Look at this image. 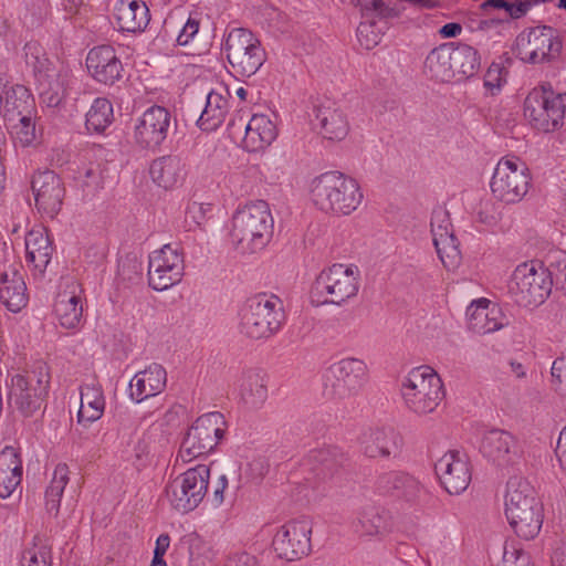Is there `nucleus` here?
Returning <instances> with one entry per match:
<instances>
[{
	"label": "nucleus",
	"mask_w": 566,
	"mask_h": 566,
	"mask_svg": "<svg viewBox=\"0 0 566 566\" xmlns=\"http://www.w3.org/2000/svg\"><path fill=\"white\" fill-rule=\"evenodd\" d=\"M310 199L322 212L349 216L364 199L359 182L343 172L327 171L312 179Z\"/></svg>",
	"instance_id": "3"
},
{
	"label": "nucleus",
	"mask_w": 566,
	"mask_h": 566,
	"mask_svg": "<svg viewBox=\"0 0 566 566\" xmlns=\"http://www.w3.org/2000/svg\"><path fill=\"white\" fill-rule=\"evenodd\" d=\"M359 448L370 459L395 457L400 450V437L389 427L369 428L360 436Z\"/></svg>",
	"instance_id": "29"
},
{
	"label": "nucleus",
	"mask_w": 566,
	"mask_h": 566,
	"mask_svg": "<svg viewBox=\"0 0 566 566\" xmlns=\"http://www.w3.org/2000/svg\"><path fill=\"white\" fill-rule=\"evenodd\" d=\"M235 388L241 403L251 410L260 409L269 397L265 377L255 369L243 371Z\"/></svg>",
	"instance_id": "38"
},
{
	"label": "nucleus",
	"mask_w": 566,
	"mask_h": 566,
	"mask_svg": "<svg viewBox=\"0 0 566 566\" xmlns=\"http://www.w3.org/2000/svg\"><path fill=\"white\" fill-rule=\"evenodd\" d=\"M566 92H556L549 83L534 87L524 101V117L531 127L548 134L564 126Z\"/></svg>",
	"instance_id": "5"
},
{
	"label": "nucleus",
	"mask_w": 566,
	"mask_h": 566,
	"mask_svg": "<svg viewBox=\"0 0 566 566\" xmlns=\"http://www.w3.org/2000/svg\"><path fill=\"white\" fill-rule=\"evenodd\" d=\"M375 490L380 495L395 496L401 510L418 507L428 496L427 489L418 479L400 471L380 474L376 479Z\"/></svg>",
	"instance_id": "18"
},
{
	"label": "nucleus",
	"mask_w": 566,
	"mask_h": 566,
	"mask_svg": "<svg viewBox=\"0 0 566 566\" xmlns=\"http://www.w3.org/2000/svg\"><path fill=\"white\" fill-rule=\"evenodd\" d=\"M0 301L12 313L27 306V285L19 268L9 266L0 274Z\"/></svg>",
	"instance_id": "32"
},
{
	"label": "nucleus",
	"mask_w": 566,
	"mask_h": 566,
	"mask_svg": "<svg viewBox=\"0 0 566 566\" xmlns=\"http://www.w3.org/2000/svg\"><path fill=\"white\" fill-rule=\"evenodd\" d=\"M151 180L166 190L181 186L187 177L186 163L178 156L167 155L153 160L149 167Z\"/></svg>",
	"instance_id": "34"
},
{
	"label": "nucleus",
	"mask_w": 566,
	"mask_h": 566,
	"mask_svg": "<svg viewBox=\"0 0 566 566\" xmlns=\"http://www.w3.org/2000/svg\"><path fill=\"white\" fill-rule=\"evenodd\" d=\"M222 50L235 77L254 75L266 61L260 39L245 28H233L224 36Z\"/></svg>",
	"instance_id": "9"
},
{
	"label": "nucleus",
	"mask_w": 566,
	"mask_h": 566,
	"mask_svg": "<svg viewBox=\"0 0 566 566\" xmlns=\"http://www.w3.org/2000/svg\"><path fill=\"white\" fill-rule=\"evenodd\" d=\"M556 453L560 468L566 472V427L559 433Z\"/></svg>",
	"instance_id": "57"
},
{
	"label": "nucleus",
	"mask_w": 566,
	"mask_h": 566,
	"mask_svg": "<svg viewBox=\"0 0 566 566\" xmlns=\"http://www.w3.org/2000/svg\"><path fill=\"white\" fill-rule=\"evenodd\" d=\"M509 367L511 374L517 379H523L527 375V368L516 359H510Z\"/></svg>",
	"instance_id": "61"
},
{
	"label": "nucleus",
	"mask_w": 566,
	"mask_h": 566,
	"mask_svg": "<svg viewBox=\"0 0 566 566\" xmlns=\"http://www.w3.org/2000/svg\"><path fill=\"white\" fill-rule=\"evenodd\" d=\"M461 32H462L461 24L455 23V22L447 23L443 27H441V29L439 30V34L446 39L455 38V36L460 35Z\"/></svg>",
	"instance_id": "59"
},
{
	"label": "nucleus",
	"mask_w": 566,
	"mask_h": 566,
	"mask_svg": "<svg viewBox=\"0 0 566 566\" xmlns=\"http://www.w3.org/2000/svg\"><path fill=\"white\" fill-rule=\"evenodd\" d=\"M504 513L513 532L522 539L535 538L543 526L544 505L525 479L511 478L506 484Z\"/></svg>",
	"instance_id": "2"
},
{
	"label": "nucleus",
	"mask_w": 566,
	"mask_h": 566,
	"mask_svg": "<svg viewBox=\"0 0 566 566\" xmlns=\"http://www.w3.org/2000/svg\"><path fill=\"white\" fill-rule=\"evenodd\" d=\"M465 314L469 329L480 335L494 333L509 325V318L501 306L488 298L472 301Z\"/></svg>",
	"instance_id": "25"
},
{
	"label": "nucleus",
	"mask_w": 566,
	"mask_h": 566,
	"mask_svg": "<svg viewBox=\"0 0 566 566\" xmlns=\"http://www.w3.org/2000/svg\"><path fill=\"white\" fill-rule=\"evenodd\" d=\"M360 272L356 265L335 263L319 272L311 289L315 305H342L359 291Z\"/></svg>",
	"instance_id": "6"
},
{
	"label": "nucleus",
	"mask_w": 566,
	"mask_h": 566,
	"mask_svg": "<svg viewBox=\"0 0 566 566\" xmlns=\"http://www.w3.org/2000/svg\"><path fill=\"white\" fill-rule=\"evenodd\" d=\"M53 252L52 242L45 228L33 227L25 235L27 261L42 274L50 263Z\"/></svg>",
	"instance_id": "40"
},
{
	"label": "nucleus",
	"mask_w": 566,
	"mask_h": 566,
	"mask_svg": "<svg viewBox=\"0 0 566 566\" xmlns=\"http://www.w3.org/2000/svg\"><path fill=\"white\" fill-rule=\"evenodd\" d=\"M385 531V522L380 513L374 507L364 509L358 516L356 532L361 536H377Z\"/></svg>",
	"instance_id": "47"
},
{
	"label": "nucleus",
	"mask_w": 566,
	"mask_h": 566,
	"mask_svg": "<svg viewBox=\"0 0 566 566\" xmlns=\"http://www.w3.org/2000/svg\"><path fill=\"white\" fill-rule=\"evenodd\" d=\"M452 76H472L479 69L480 57L478 51L468 44L453 45L451 43Z\"/></svg>",
	"instance_id": "43"
},
{
	"label": "nucleus",
	"mask_w": 566,
	"mask_h": 566,
	"mask_svg": "<svg viewBox=\"0 0 566 566\" xmlns=\"http://www.w3.org/2000/svg\"><path fill=\"white\" fill-rule=\"evenodd\" d=\"M557 282L560 285V287L566 292V262L559 270V273L557 275Z\"/></svg>",
	"instance_id": "64"
},
{
	"label": "nucleus",
	"mask_w": 566,
	"mask_h": 566,
	"mask_svg": "<svg viewBox=\"0 0 566 566\" xmlns=\"http://www.w3.org/2000/svg\"><path fill=\"white\" fill-rule=\"evenodd\" d=\"M114 20L120 32L137 33L149 23V9L142 0H117L114 6Z\"/></svg>",
	"instance_id": "31"
},
{
	"label": "nucleus",
	"mask_w": 566,
	"mask_h": 566,
	"mask_svg": "<svg viewBox=\"0 0 566 566\" xmlns=\"http://www.w3.org/2000/svg\"><path fill=\"white\" fill-rule=\"evenodd\" d=\"M551 374L555 390L563 392L560 386L566 378V360L564 358L555 359L552 365Z\"/></svg>",
	"instance_id": "54"
},
{
	"label": "nucleus",
	"mask_w": 566,
	"mask_h": 566,
	"mask_svg": "<svg viewBox=\"0 0 566 566\" xmlns=\"http://www.w3.org/2000/svg\"><path fill=\"white\" fill-rule=\"evenodd\" d=\"M451 43H444L434 48L429 52L424 61V72L438 82H451L452 63H451Z\"/></svg>",
	"instance_id": "42"
},
{
	"label": "nucleus",
	"mask_w": 566,
	"mask_h": 566,
	"mask_svg": "<svg viewBox=\"0 0 566 566\" xmlns=\"http://www.w3.org/2000/svg\"><path fill=\"white\" fill-rule=\"evenodd\" d=\"M274 228L271 209L264 200L239 206L230 220L229 239L239 253L253 254L270 242Z\"/></svg>",
	"instance_id": "1"
},
{
	"label": "nucleus",
	"mask_w": 566,
	"mask_h": 566,
	"mask_svg": "<svg viewBox=\"0 0 566 566\" xmlns=\"http://www.w3.org/2000/svg\"><path fill=\"white\" fill-rule=\"evenodd\" d=\"M480 451L484 458L497 467H506L515 462L520 455L514 436L500 429H493L483 434Z\"/></svg>",
	"instance_id": "27"
},
{
	"label": "nucleus",
	"mask_w": 566,
	"mask_h": 566,
	"mask_svg": "<svg viewBox=\"0 0 566 566\" xmlns=\"http://www.w3.org/2000/svg\"><path fill=\"white\" fill-rule=\"evenodd\" d=\"M531 172L526 164L516 156H503L494 167L490 189L492 196L506 205L520 202L531 187Z\"/></svg>",
	"instance_id": "10"
},
{
	"label": "nucleus",
	"mask_w": 566,
	"mask_h": 566,
	"mask_svg": "<svg viewBox=\"0 0 566 566\" xmlns=\"http://www.w3.org/2000/svg\"><path fill=\"white\" fill-rule=\"evenodd\" d=\"M209 481V467L196 465L177 475L166 485V497L174 510L179 513H189L206 497Z\"/></svg>",
	"instance_id": "12"
},
{
	"label": "nucleus",
	"mask_w": 566,
	"mask_h": 566,
	"mask_svg": "<svg viewBox=\"0 0 566 566\" xmlns=\"http://www.w3.org/2000/svg\"><path fill=\"white\" fill-rule=\"evenodd\" d=\"M54 314L60 325L64 328H77L83 317V301L81 286L72 281L67 289L59 292Z\"/></svg>",
	"instance_id": "30"
},
{
	"label": "nucleus",
	"mask_w": 566,
	"mask_h": 566,
	"mask_svg": "<svg viewBox=\"0 0 566 566\" xmlns=\"http://www.w3.org/2000/svg\"><path fill=\"white\" fill-rule=\"evenodd\" d=\"M85 64L88 74L101 84L114 85L123 77V63L116 50L111 45H98L91 49Z\"/></svg>",
	"instance_id": "24"
},
{
	"label": "nucleus",
	"mask_w": 566,
	"mask_h": 566,
	"mask_svg": "<svg viewBox=\"0 0 566 566\" xmlns=\"http://www.w3.org/2000/svg\"><path fill=\"white\" fill-rule=\"evenodd\" d=\"M199 31V21L197 19L188 18L177 35V43L179 45H187L195 38Z\"/></svg>",
	"instance_id": "52"
},
{
	"label": "nucleus",
	"mask_w": 566,
	"mask_h": 566,
	"mask_svg": "<svg viewBox=\"0 0 566 566\" xmlns=\"http://www.w3.org/2000/svg\"><path fill=\"white\" fill-rule=\"evenodd\" d=\"M277 137V127L271 115L254 114L245 125L243 148L255 153L269 147Z\"/></svg>",
	"instance_id": "33"
},
{
	"label": "nucleus",
	"mask_w": 566,
	"mask_h": 566,
	"mask_svg": "<svg viewBox=\"0 0 566 566\" xmlns=\"http://www.w3.org/2000/svg\"><path fill=\"white\" fill-rule=\"evenodd\" d=\"M50 377L43 369L15 374L9 384V403L24 417L40 410L49 391Z\"/></svg>",
	"instance_id": "15"
},
{
	"label": "nucleus",
	"mask_w": 566,
	"mask_h": 566,
	"mask_svg": "<svg viewBox=\"0 0 566 566\" xmlns=\"http://www.w3.org/2000/svg\"><path fill=\"white\" fill-rule=\"evenodd\" d=\"M400 392L407 409L419 416L432 413L446 396L442 379L426 365L409 370L401 379Z\"/></svg>",
	"instance_id": "4"
},
{
	"label": "nucleus",
	"mask_w": 566,
	"mask_h": 566,
	"mask_svg": "<svg viewBox=\"0 0 566 566\" xmlns=\"http://www.w3.org/2000/svg\"><path fill=\"white\" fill-rule=\"evenodd\" d=\"M23 462L20 451L6 446L0 451V497L8 499L21 485Z\"/></svg>",
	"instance_id": "35"
},
{
	"label": "nucleus",
	"mask_w": 566,
	"mask_h": 566,
	"mask_svg": "<svg viewBox=\"0 0 566 566\" xmlns=\"http://www.w3.org/2000/svg\"><path fill=\"white\" fill-rule=\"evenodd\" d=\"M27 64L33 69L38 92L42 101L51 107L57 106L66 93L70 73L64 67H56L36 44L25 46Z\"/></svg>",
	"instance_id": "11"
},
{
	"label": "nucleus",
	"mask_w": 566,
	"mask_h": 566,
	"mask_svg": "<svg viewBox=\"0 0 566 566\" xmlns=\"http://www.w3.org/2000/svg\"><path fill=\"white\" fill-rule=\"evenodd\" d=\"M284 318L277 296L258 294L250 297L240 312V331L252 339L269 338L281 329Z\"/></svg>",
	"instance_id": "7"
},
{
	"label": "nucleus",
	"mask_w": 566,
	"mask_h": 566,
	"mask_svg": "<svg viewBox=\"0 0 566 566\" xmlns=\"http://www.w3.org/2000/svg\"><path fill=\"white\" fill-rule=\"evenodd\" d=\"M167 385V371L157 363L136 373L128 384V394L133 401L140 403L164 391Z\"/></svg>",
	"instance_id": "28"
},
{
	"label": "nucleus",
	"mask_w": 566,
	"mask_h": 566,
	"mask_svg": "<svg viewBox=\"0 0 566 566\" xmlns=\"http://www.w3.org/2000/svg\"><path fill=\"white\" fill-rule=\"evenodd\" d=\"M436 474L449 494H461L471 482V467L468 457L458 450H450L434 464Z\"/></svg>",
	"instance_id": "21"
},
{
	"label": "nucleus",
	"mask_w": 566,
	"mask_h": 566,
	"mask_svg": "<svg viewBox=\"0 0 566 566\" xmlns=\"http://www.w3.org/2000/svg\"><path fill=\"white\" fill-rule=\"evenodd\" d=\"M21 566H52L51 547L42 541H34L24 549Z\"/></svg>",
	"instance_id": "48"
},
{
	"label": "nucleus",
	"mask_w": 566,
	"mask_h": 566,
	"mask_svg": "<svg viewBox=\"0 0 566 566\" xmlns=\"http://www.w3.org/2000/svg\"><path fill=\"white\" fill-rule=\"evenodd\" d=\"M227 422L218 411L200 416L189 428L180 446L179 458L190 462L196 458L209 454L224 437Z\"/></svg>",
	"instance_id": "13"
},
{
	"label": "nucleus",
	"mask_w": 566,
	"mask_h": 566,
	"mask_svg": "<svg viewBox=\"0 0 566 566\" xmlns=\"http://www.w3.org/2000/svg\"><path fill=\"white\" fill-rule=\"evenodd\" d=\"M554 30L551 27H536L522 31L515 39L513 51L516 56L531 64L547 61L553 51H558Z\"/></svg>",
	"instance_id": "20"
},
{
	"label": "nucleus",
	"mask_w": 566,
	"mask_h": 566,
	"mask_svg": "<svg viewBox=\"0 0 566 566\" xmlns=\"http://www.w3.org/2000/svg\"><path fill=\"white\" fill-rule=\"evenodd\" d=\"M32 102L29 90L23 85L0 84V114L4 122H12L31 113Z\"/></svg>",
	"instance_id": "36"
},
{
	"label": "nucleus",
	"mask_w": 566,
	"mask_h": 566,
	"mask_svg": "<svg viewBox=\"0 0 566 566\" xmlns=\"http://www.w3.org/2000/svg\"><path fill=\"white\" fill-rule=\"evenodd\" d=\"M182 543L188 546L190 555H193L195 551L201 546L202 538L199 534L192 532L184 536Z\"/></svg>",
	"instance_id": "58"
},
{
	"label": "nucleus",
	"mask_w": 566,
	"mask_h": 566,
	"mask_svg": "<svg viewBox=\"0 0 566 566\" xmlns=\"http://www.w3.org/2000/svg\"><path fill=\"white\" fill-rule=\"evenodd\" d=\"M315 120L321 134L329 140H342L349 132L344 111L333 102H325L316 107Z\"/></svg>",
	"instance_id": "37"
},
{
	"label": "nucleus",
	"mask_w": 566,
	"mask_h": 566,
	"mask_svg": "<svg viewBox=\"0 0 566 566\" xmlns=\"http://www.w3.org/2000/svg\"><path fill=\"white\" fill-rule=\"evenodd\" d=\"M431 234L439 259L448 269L460 262V250L453 234L449 213L442 208L434 209L431 216Z\"/></svg>",
	"instance_id": "23"
},
{
	"label": "nucleus",
	"mask_w": 566,
	"mask_h": 566,
	"mask_svg": "<svg viewBox=\"0 0 566 566\" xmlns=\"http://www.w3.org/2000/svg\"><path fill=\"white\" fill-rule=\"evenodd\" d=\"M170 546V537L168 534H160L156 539L154 553L158 556H165Z\"/></svg>",
	"instance_id": "60"
},
{
	"label": "nucleus",
	"mask_w": 566,
	"mask_h": 566,
	"mask_svg": "<svg viewBox=\"0 0 566 566\" xmlns=\"http://www.w3.org/2000/svg\"><path fill=\"white\" fill-rule=\"evenodd\" d=\"M227 566H256V560L248 553H237L228 559Z\"/></svg>",
	"instance_id": "56"
},
{
	"label": "nucleus",
	"mask_w": 566,
	"mask_h": 566,
	"mask_svg": "<svg viewBox=\"0 0 566 566\" xmlns=\"http://www.w3.org/2000/svg\"><path fill=\"white\" fill-rule=\"evenodd\" d=\"M503 81L501 77V69L499 65H492L485 75L484 86L490 91L493 95L500 91L502 87Z\"/></svg>",
	"instance_id": "53"
},
{
	"label": "nucleus",
	"mask_w": 566,
	"mask_h": 566,
	"mask_svg": "<svg viewBox=\"0 0 566 566\" xmlns=\"http://www.w3.org/2000/svg\"><path fill=\"white\" fill-rule=\"evenodd\" d=\"M184 274L185 258L178 245L168 243L149 254L148 283L155 291H166L179 284Z\"/></svg>",
	"instance_id": "16"
},
{
	"label": "nucleus",
	"mask_w": 566,
	"mask_h": 566,
	"mask_svg": "<svg viewBox=\"0 0 566 566\" xmlns=\"http://www.w3.org/2000/svg\"><path fill=\"white\" fill-rule=\"evenodd\" d=\"M424 337L431 343L432 346H438L444 337V333L440 328H436L432 333H430V326H428L424 332Z\"/></svg>",
	"instance_id": "62"
},
{
	"label": "nucleus",
	"mask_w": 566,
	"mask_h": 566,
	"mask_svg": "<svg viewBox=\"0 0 566 566\" xmlns=\"http://www.w3.org/2000/svg\"><path fill=\"white\" fill-rule=\"evenodd\" d=\"M114 119L112 103L104 97H97L93 101L86 113V128L93 133L104 132Z\"/></svg>",
	"instance_id": "45"
},
{
	"label": "nucleus",
	"mask_w": 566,
	"mask_h": 566,
	"mask_svg": "<svg viewBox=\"0 0 566 566\" xmlns=\"http://www.w3.org/2000/svg\"><path fill=\"white\" fill-rule=\"evenodd\" d=\"M98 169L94 167L85 168L80 171L81 176H83L87 181L91 179H95L98 175Z\"/></svg>",
	"instance_id": "63"
},
{
	"label": "nucleus",
	"mask_w": 566,
	"mask_h": 566,
	"mask_svg": "<svg viewBox=\"0 0 566 566\" xmlns=\"http://www.w3.org/2000/svg\"><path fill=\"white\" fill-rule=\"evenodd\" d=\"M4 123L8 125L14 143L21 147H28L35 140V126L31 113L19 116L15 120Z\"/></svg>",
	"instance_id": "46"
},
{
	"label": "nucleus",
	"mask_w": 566,
	"mask_h": 566,
	"mask_svg": "<svg viewBox=\"0 0 566 566\" xmlns=\"http://www.w3.org/2000/svg\"><path fill=\"white\" fill-rule=\"evenodd\" d=\"M553 287L552 274L541 262L518 264L507 283V291L516 304L534 308L542 305Z\"/></svg>",
	"instance_id": "8"
},
{
	"label": "nucleus",
	"mask_w": 566,
	"mask_h": 566,
	"mask_svg": "<svg viewBox=\"0 0 566 566\" xmlns=\"http://www.w3.org/2000/svg\"><path fill=\"white\" fill-rule=\"evenodd\" d=\"M228 488V479L224 474H221L213 488L212 503L216 506H220L224 501V491Z\"/></svg>",
	"instance_id": "55"
},
{
	"label": "nucleus",
	"mask_w": 566,
	"mask_h": 566,
	"mask_svg": "<svg viewBox=\"0 0 566 566\" xmlns=\"http://www.w3.org/2000/svg\"><path fill=\"white\" fill-rule=\"evenodd\" d=\"M230 109L229 93L227 88L211 90L206 98L197 124L201 130L212 132L219 128L224 122Z\"/></svg>",
	"instance_id": "39"
},
{
	"label": "nucleus",
	"mask_w": 566,
	"mask_h": 566,
	"mask_svg": "<svg viewBox=\"0 0 566 566\" xmlns=\"http://www.w3.org/2000/svg\"><path fill=\"white\" fill-rule=\"evenodd\" d=\"M368 382V367L358 358L347 357L332 364L324 374V394L331 399L358 395Z\"/></svg>",
	"instance_id": "14"
},
{
	"label": "nucleus",
	"mask_w": 566,
	"mask_h": 566,
	"mask_svg": "<svg viewBox=\"0 0 566 566\" xmlns=\"http://www.w3.org/2000/svg\"><path fill=\"white\" fill-rule=\"evenodd\" d=\"M311 535L312 523L308 520L287 521L275 528L272 548L279 558L300 559L311 552Z\"/></svg>",
	"instance_id": "17"
},
{
	"label": "nucleus",
	"mask_w": 566,
	"mask_h": 566,
	"mask_svg": "<svg viewBox=\"0 0 566 566\" xmlns=\"http://www.w3.org/2000/svg\"><path fill=\"white\" fill-rule=\"evenodd\" d=\"M311 459L319 467L322 473L332 472L344 460L343 453L336 447H327L311 453Z\"/></svg>",
	"instance_id": "50"
},
{
	"label": "nucleus",
	"mask_w": 566,
	"mask_h": 566,
	"mask_svg": "<svg viewBox=\"0 0 566 566\" xmlns=\"http://www.w3.org/2000/svg\"><path fill=\"white\" fill-rule=\"evenodd\" d=\"M361 21L357 28V40L365 50L377 46L382 38V30L377 27V19L395 15V10L382 0H366L360 4Z\"/></svg>",
	"instance_id": "26"
},
{
	"label": "nucleus",
	"mask_w": 566,
	"mask_h": 566,
	"mask_svg": "<svg viewBox=\"0 0 566 566\" xmlns=\"http://www.w3.org/2000/svg\"><path fill=\"white\" fill-rule=\"evenodd\" d=\"M80 396L77 422L87 426L101 419L106 406L102 386L97 382L84 384L81 386Z\"/></svg>",
	"instance_id": "41"
},
{
	"label": "nucleus",
	"mask_w": 566,
	"mask_h": 566,
	"mask_svg": "<svg viewBox=\"0 0 566 566\" xmlns=\"http://www.w3.org/2000/svg\"><path fill=\"white\" fill-rule=\"evenodd\" d=\"M172 123L170 111L153 105L136 119L133 132L134 143L143 149H157L168 137Z\"/></svg>",
	"instance_id": "19"
},
{
	"label": "nucleus",
	"mask_w": 566,
	"mask_h": 566,
	"mask_svg": "<svg viewBox=\"0 0 566 566\" xmlns=\"http://www.w3.org/2000/svg\"><path fill=\"white\" fill-rule=\"evenodd\" d=\"M70 470L65 463H59L53 471L50 484L45 490V507L49 513L56 515L65 486L70 480Z\"/></svg>",
	"instance_id": "44"
},
{
	"label": "nucleus",
	"mask_w": 566,
	"mask_h": 566,
	"mask_svg": "<svg viewBox=\"0 0 566 566\" xmlns=\"http://www.w3.org/2000/svg\"><path fill=\"white\" fill-rule=\"evenodd\" d=\"M497 566H533L527 552L515 541L505 542L502 559Z\"/></svg>",
	"instance_id": "49"
},
{
	"label": "nucleus",
	"mask_w": 566,
	"mask_h": 566,
	"mask_svg": "<svg viewBox=\"0 0 566 566\" xmlns=\"http://www.w3.org/2000/svg\"><path fill=\"white\" fill-rule=\"evenodd\" d=\"M31 184L38 210L48 218H54L62 208L65 195L61 178L52 170H44L36 172Z\"/></svg>",
	"instance_id": "22"
},
{
	"label": "nucleus",
	"mask_w": 566,
	"mask_h": 566,
	"mask_svg": "<svg viewBox=\"0 0 566 566\" xmlns=\"http://www.w3.org/2000/svg\"><path fill=\"white\" fill-rule=\"evenodd\" d=\"M501 219V213L493 202L485 201L479 206L476 221L486 228H493Z\"/></svg>",
	"instance_id": "51"
}]
</instances>
